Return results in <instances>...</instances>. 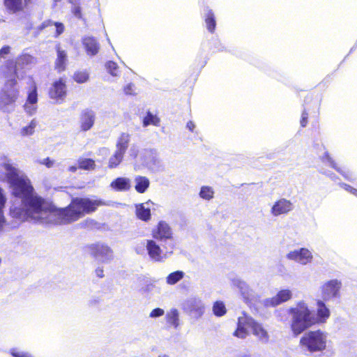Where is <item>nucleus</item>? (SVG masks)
Wrapping results in <instances>:
<instances>
[{"label":"nucleus","instance_id":"f257e3e1","mask_svg":"<svg viewBox=\"0 0 357 357\" xmlns=\"http://www.w3.org/2000/svg\"><path fill=\"white\" fill-rule=\"evenodd\" d=\"M7 181L13 197L10 209V215L20 222L31 219L43 225H61L74 222L96 210L99 206L106 205L101 200L76 197L66 208H57L49 205L34 191L30 180L10 164L3 165Z\"/></svg>","mask_w":357,"mask_h":357},{"label":"nucleus","instance_id":"f03ea898","mask_svg":"<svg viewBox=\"0 0 357 357\" xmlns=\"http://www.w3.org/2000/svg\"><path fill=\"white\" fill-rule=\"evenodd\" d=\"M288 314L291 317V330L294 337L301 335L317 322L314 313L303 301H298L294 306L291 307Z\"/></svg>","mask_w":357,"mask_h":357},{"label":"nucleus","instance_id":"7ed1b4c3","mask_svg":"<svg viewBox=\"0 0 357 357\" xmlns=\"http://www.w3.org/2000/svg\"><path fill=\"white\" fill-rule=\"evenodd\" d=\"M247 328L252 331V334L258 340L266 344L269 341V335L263 326L254 320L252 317H241L238 318V327L234 335L239 338H245L248 335Z\"/></svg>","mask_w":357,"mask_h":357},{"label":"nucleus","instance_id":"20e7f679","mask_svg":"<svg viewBox=\"0 0 357 357\" xmlns=\"http://www.w3.org/2000/svg\"><path fill=\"white\" fill-rule=\"evenodd\" d=\"M8 78L0 91V109L6 112H9L14 109L20 93L16 79L13 77Z\"/></svg>","mask_w":357,"mask_h":357},{"label":"nucleus","instance_id":"39448f33","mask_svg":"<svg viewBox=\"0 0 357 357\" xmlns=\"http://www.w3.org/2000/svg\"><path fill=\"white\" fill-rule=\"evenodd\" d=\"M327 335L320 330L308 331L300 339L299 345L304 351H322L326 347Z\"/></svg>","mask_w":357,"mask_h":357},{"label":"nucleus","instance_id":"423d86ee","mask_svg":"<svg viewBox=\"0 0 357 357\" xmlns=\"http://www.w3.org/2000/svg\"><path fill=\"white\" fill-rule=\"evenodd\" d=\"M36 63V59L29 54H24L18 57L14 63L13 61H8L2 67L3 76L5 77H19V71L21 70L30 69Z\"/></svg>","mask_w":357,"mask_h":357},{"label":"nucleus","instance_id":"0eeeda50","mask_svg":"<svg viewBox=\"0 0 357 357\" xmlns=\"http://www.w3.org/2000/svg\"><path fill=\"white\" fill-rule=\"evenodd\" d=\"M183 311L192 317L198 319L204 314L205 305L198 297H190L182 304Z\"/></svg>","mask_w":357,"mask_h":357},{"label":"nucleus","instance_id":"6e6552de","mask_svg":"<svg viewBox=\"0 0 357 357\" xmlns=\"http://www.w3.org/2000/svg\"><path fill=\"white\" fill-rule=\"evenodd\" d=\"M90 254L98 261L109 263L113 259V251L107 245L98 243L89 246Z\"/></svg>","mask_w":357,"mask_h":357},{"label":"nucleus","instance_id":"1a4fd4ad","mask_svg":"<svg viewBox=\"0 0 357 357\" xmlns=\"http://www.w3.org/2000/svg\"><path fill=\"white\" fill-rule=\"evenodd\" d=\"M342 282L337 279L328 280L321 286L322 298L324 301H333L341 296Z\"/></svg>","mask_w":357,"mask_h":357},{"label":"nucleus","instance_id":"9d476101","mask_svg":"<svg viewBox=\"0 0 357 357\" xmlns=\"http://www.w3.org/2000/svg\"><path fill=\"white\" fill-rule=\"evenodd\" d=\"M145 167L153 173H159L165 170V165L160 158L155 150H148L146 151L144 160Z\"/></svg>","mask_w":357,"mask_h":357},{"label":"nucleus","instance_id":"9b49d317","mask_svg":"<svg viewBox=\"0 0 357 357\" xmlns=\"http://www.w3.org/2000/svg\"><path fill=\"white\" fill-rule=\"evenodd\" d=\"M152 237L161 243L173 240V231L171 227L165 221L161 220L151 231Z\"/></svg>","mask_w":357,"mask_h":357},{"label":"nucleus","instance_id":"f8f14e48","mask_svg":"<svg viewBox=\"0 0 357 357\" xmlns=\"http://www.w3.org/2000/svg\"><path fill=\"white\" fill-rule=\"evenodd\" d=\"M232 285L236 287L246 303H250L257 299V294L250 286L239 278L231 279Z\"/></svg>","mask_w":357,"mask_h":357},{"label":"nucleus","instance_id":"ddd939ff","mask_svg":"<svg viewBox=\"0 0 357 357\" xmlns=\"http://www.w3.org/2000/svg\"><path fill=\"white\" fill-rule=\"evenodd\" d=\"M320 159L323 163L329 165L342 174L345 179L349 181H354L357 178L356 175L349 169L344 167H339L327 151H325L324 154L320 156Z\"/></svg>","mask_w":357,"mask_h":357},{"label":"nucleus","instance_id":"4468645a","mask_svg":"<svg viewBox=\"0 0 357 357\" xmlns=\"http://www.w3.org/2000/svg\"><path fill=\"white\" fill-rule=\"evenodd\" d=\"M286 257L289 260L294 261L303 266H305L312 261L313 255L309 249L301 248L289 252Z\"/></svg>","mask_w":357,"mask_h":357},{"label":"nucleus","instance_id":"2eb2a0df","mask_svg":"<svg viewBox=\"0 0 357 357\" xmlns=\"http://www.w3.org/2000/svg\"><path fill=\"white\" fill-rule=\"evenodd\" d=\"M66 85L62 79L55 81L49 91V96L51 99L56 101V103L61 104L66 96Z\"/></svg>","mask_w":357,"mask_h":357},{"label":"nucleus","instance_id":"dca6fc26","mask_svg":"<svg viewBox=\"0 0 357 357\" xmlns=\"http://www.w3.org/2000/svg\"><path fill=\"white\" fill-rule=\"evenodd\" d=\"M143 245L146 247L147 253L151 260L155 262L165 261L166 257L162 255V250L154 240H146Z\"/></svg>","mask_w":357,"mask_h":357},{"label":"nucleus","instance_id":"f3484780","mask_svg":"<svg viewBox=\"0 0 357 357\" xmlns=\"http://www.w3.org/2000/svg\"><path fill=\"white\" fill-rule=\"evenodd\" d=\"M294 208L293 203L287 199L281 198L276 201L271 207V213L278 217L281 215H285L291 211Z\"/></svg>","mask_w":357,"mask_h":357},{"label":"nucleus","instance_id":"a211bd4d","mask_svg":"<svg viewBox=\"0 0 357 357\" xmlns=\"http://www.w3.org/2000/svg\"><path fill=\"white\" fill-rule=\"evenodd\" d=\"M155 204L149 200L145 203L135 204V213L139 220L148 222L151 218V210L153 209Z\"/></svg>","mask_w":357,"mask_h":357},{"label":"nucleus","instance_id":"6ab92c4d","mask_svg":"<svg viewBox=\"0 0 357 357\" xmlns=\"http://www.w3.org/2000/svg\"><path fill=\"white\" fill-rule=\"evenodd\" d=\"M292 298V292L289 289H282L278 292V294L265 301V305L266 306L275 307L280 305L282 303L289 301Z\"/></svg>","mask_w":357,"mask_h":357},{"label":"nucleus","instance_id":"aec40b11","mask_svg":"<svg viewBox=\"0 0 357 357\" xmlns=\"http://www.w3.org/2000/svg\"><path fill=\"white\" fill-rule=\"evenodd\" d=\"M38 93L36 87L29 93L26 101L24 105V110L29 115H33L36 113L37 109Z\"/></svg>","mask_w":357,"mask_h":357},{"label":"nucleus","instance_id":"412c9836","mask_svg":"<svg viewBox=\"0 0 357 357\" xmlns=\"http://www.w3.org/2000/svg\"><path fill=\"white\" fill-rule=\"evenodd\" d=\"M95 113L91 109L84 110L80 116V126L83 131L90 130L94 124Z\"/></svg>","mask_w":357,"mask_h":357},{"label":"nucleus","instance_id":"4be33fe9","mask_svg":"<svg viewBox=\"0 0 357 357\" xmlns=\"http://www.w3.org/2000/svg\"><path fill=\"white\" fill-rule=\"evenodd\" d=\"M110 187L116 191H128L131 187L130 179L126 177H118L111 183Z\"/></svg>","mask_w":357,"mask_h":357},{"label":"nucleus","instance_id":"5701e85b","mask_svg":"<svg viewBox=\"0 0 357 357\" xmlns=\"http://www.w3.org/2000/svg\"><path fill=\"white\" fill-rule=\"evenodd\" d=\"M204 19L206 29L210 33H214L216 27V20L214 12L206 8L204 10Z\"/></svg>","mask_w":357,"mask_h":357},{"label":"nucleus","instance_id":"b1692460","mask_svg":"<svg viewBox=\"0 0 357 357\" xmlns=\"http://www.w3.org/2000/svg\"><path fill=\"white\" fill-rule=\"evenodd\" d=\"M135 190L140 194L144 193L150 186V180L144 176L137 175L134 178Z\"/></svg>","mask_w":357,"mask_h":357},{"label":"nucleus","instance_id":"393cba45","mask_svg":"<svg viewBox=\"0 0 357 357\" xmlns=\"http://www.w3.org/2000/svg\"><path fill=\"white\" fill-rule=\"evenodd\" d=\"M31 1V0H4L7 9L13 13L21 11Z\"/></svg>","mask_w":357,"mask_h":357},{"label":"nucleus","instance_id":"a878e982","mask_svg":"<svg viewBox=\"0 0 357 357\" xmlns=\"http://www.w3.org/2000/svg\"><path fill=\"white\" fill-rule=\"evenodd\" d=\"M167 324L174 328H177L179 326V312L176 308H172L165 314Z\"/></svg>","mask_w":357,"mask_h":357},{"label":"nucleus","instance_id":"bb28decb","mask_svg":"<svg viewBox=\"0 0 357 357\" xmlns=\"http://www.w3.org/2000/svg\"><path fill=\"white\" fill-rule=\"evenodd\" d=\"M130 141V135L127 132H122L117 139L116 149L125 153L128 148Z\"/></svg>","mask_w":357,"mask_h":357},{"label":"nucleus","instance_id":"cd10ccee","mask_svg":"<svg viewBox=\"0 0 357 357\" xmlns=\"http://www.w3.org/2000/svg\"><path fill=\"white\" fill-rule=\"evenodd\" d=\"M45 28H49V30L51 31H55V36H59L64 31V26L62 23L53 22L52 21L45 22L42 24L41 29Z\"/></svg>","mask_w":357,"mask_h":357},{"label":"nucleus","instance_id":"c85d7f7f","mask_svg":"<svg viewBox=\"0 0 357 357\" xmlns=\"http://www.w3.org/2000/svg\"><path fill=\"white\" fill-rule=\"evenodd\" d=\"M317 315L320 321H324L330 316V310L323 301H317Z\"/></svg>","mask_w":357,"mask_h":357},{"label":"nucleus","instance_id":"c756f323","mask_svg":"<svg viewBox=\"0 0 357 357\" xmlns=\"http://www.w3.org/2000/svg\"><path fill=\"white\" fill-rule=\"evenodd\" d=\"M66 54L59 48L57 50V59L55 63L56 68L59 72L63 71L66 68Z\"/></svg>","mask_w":357,"mask_h":357},{"label":"nucleus","instance_id":"7c9ffc66","mask_svg":"<svg viewBox=\"0 0 357 357\" xmlns=\"http://www.w3.org/2000/svg\"><path fill=\"white\" fill-rule=\"evenodd\" d=\"M124 154V153L116 149L114 153L109 160V167L111 169L116 167L122 162Z\"/></svg>","mask_w":357,"mask_h":357},{"label":"nucleus","instance_id":"2f4dec72","mask_svg":"<svg viewBox=\"0 0 357 357\" xmlns=\"http://www.w3.org/2000/svg\"><path fill=\"white\" fill-rule=\"evenodd\" d=\"M185 275L184 272L181 271H176L171 273L166 278V282L168 284L173 285L176 284L178 281L182 280Z\"/></svg>","mask_w":357,"mask_h":357},{"label":"nucleus","instance_id":"473e14b6","mask_svg":"<svg viewBox=\"0 0 357 357\" xmlns=\"http://www.w3.org/2000/svg\"><path fill=\"white\" fill-rule=\"evenodd\" d=\"M160 123V119L156 116L151 113L147 112L146 116L143 119V126L147 127L149 125L158 126Z\"/></svg>","mask_w":357,"mask_h":357},{"label":"nucleus","instance_id":"72a5a7b5","mask_svg":"<svg viewBox=\"0 0 357 357\" xmlns=\"http://www.w3.org/2000/svg\"><path fill=\"white\" fill-rule=\"evenodd\" d=\"M71 3V13L77 19H82V13L80 7V0H68Z\"/></svg>","mask_w":357,"mask_h":357},{"label":"nucleus","instance_id":"f704fd0d","mask_svg":"<svg viewBox=\"0 0 357 357\" xmlns=\"http://www.w3.org/2000/svg\"><path fill=\"white\" fill-rule=\"evenodd\" d=\"M213 312L216 317H222L227 312L225 305L222 301H215L213 305Z\"/></svg>","mask_w":357,"mask_h":357},{"label":"nucleus","instance_id":"c9c22d12","mask_svg":"<svg viewBox=\"0 0 357 357\" xmlns=\"http://www.w3.org/2000/svg\"><path fill=\"white\" fill-rule=\"evenodd\" d=\"M105 68L109 74L113 77H119L120 71L117 63L114 61H109L105 63Z\"/></svg>","mask_w":357,"mask_h":357},{"label":"nucleus","instance_id":"e433bc0d","mask_svg":"<svg viewBox=\"0 0 357 357\" xmlns=\"http://www.w3.org/2000/svg\"><path fill=\"white\" fill-rule=\"evenodd\" d=\"M79 167L80 169L90 170L95 168V162L90 158H80L78 160Z\"/></svg>","mask_w":357,"mask_h":357},{"label":"nucleus","instance_id":"4c0bfd02","mask_svg":"<svg viewBox=\"0 0 357 357\" xmlns=\"http://www.w3.org/2000/svg\"><path fill=\"white\" fill-rule=\"evenodd\" d=\"M214 191L211 187L202 186L199 192V196L201 198L210 200L213 197Z\"/></svg>","mask_w":357,"mask_h":357},{"label":"nucleus","instance_id":"58836bf2","mask_svg":"<svg viewBox=\"0 0 357 357\" xmlns=\"http://www.w3.org/2000/svg\"><path fill=\"white\" fill-rule=\"evenodd\" d=\"M36 125H37L36 121L35 119H33L28 126L22 128V130H21L22 135L29 136V135H32L34 132Z\"/></svg>","mask_w":357,"mask_h":357},{"label":"nucleus","instance_id":"ea45409f","mask_svg":"<svg viewBox=\"0 0 357 357\" xmlns=\"http://www.w3.org/2000/svg\"><path fill=\"white\" fill-rule=\"evenodd\" d=\"M73 78L76 82L82 84L88 81L89 76L86 71H78L74 74Z\"/></svg>","mask_w":357,"mask_h":357},{"label":"nucleus","instance_id":"a19ab883","mask_svg":"<svg viewBox=\"0 0 357 357\" xmlns=\"http://www.w3.org/2000/svg\"><path fill=\"white\" fill-rule=\"evenodd\" d=\"M6 203V197L3 193V190L0 188V230L2 229L5 222V219L3 214V208Z\"/></svg>","mask_w":357,"mask_h":357},{"label":"nucleus","instance_id":"79ce46f5","mask_svg":"<svg viewBox=\"0 0 357 357\" xmlns=\"http://www.w3.org/2000/svg\"><path fill=\"white\" fill-rule=\"evenodd\" d=\"M10 354L13 357H33L30 353L20 351L16 348L11 349Z\"/></svg>","mask_w":357,"mask_h":357},{"label":"nucleus","instance_id":"37998d69","mask_svg":"<svg viewBox=\"0 0 357 357\" xmlns=\"http://www.w3.org/2000/svg\"><path fill=\"white\" fill-rule=\"evenodd\" d=\"M85 52L89 56H94L98 52V46H83Z\"/></svg>","mask_w":357,"mask_h":357},{"label":"nucleus","instance_id":"c03bdc74","mask_svg":"<svg viewBox=\"0 0 357 357\" xmlns=\"http://www.w3.org/2000/svg\"><path fill=\"white\" fill-rule=\"evenodd\" d=\"M164 314H165L164 310H162V308H160V307H157V308L153 309L150 312L149 317L151 318H158V317H160L164 315Z\"/></svg>","mask_w":357,"mask_h":357},{"label":"nucleus","instance_id":"a18cd8bd","mask_svg":"<svg viewBox=\"0 0 357 357\" xmlns=\"http://www.w3.org/2000/svg\"><path fill=\"white\" fill-rule=\"evenodd\" d=\"M82 45H98V41L93 37H85L83 38Z\"/></svg>","mask_w":357,"mask_h":357},{"label":"nucleus","instance_id":"49530a36","mask_svg":"<svg viewBox=\"0 0 357 357\" xmlns=\"http://www.w3.org/2000/svg\"><path fill=\"white\" fill-rule=\"evenodd\" d=\"M135 85L130 83L124 87V92L127 95H133L135 93Z\"/></svg>","mask_w":357,"mask_h":357},{"label":"nucleus","instance_id":"de8ad7c7","mask_svg":"<svg viewBox=\"0 0 357 357\" xmlns=\"http://www.w3.org/2000/svg\"><path fill=\"white\" fill-rule=\"evenodd\" d=\"M10 53V47L9 46H3L0 50V60L1 59H5L6 56Z\"/></svg>","mask_w":357,"mask_h":357},{"label":"nucleus","instance_id":"09e8293b","mask_svg":"<svg viewBox=\"0 0 357 357\" xmlns=\"http://www.w3.org/2000/svg\"><path fill=\"white\" fill-rule=\"evenodd\" d=\"M307 118H308V114L303 111L302 113L301 120V126L302 127H305L307 123Z\"/></svg>","mask_w":357,"mask_h":357},{"label":"nucleus","instance_id":"8fccbe9b","mask_svg":"<svg viewBox=\"0 0 357 357\" xmlns=\"http://www.w3.org/2000/svg\"><path fill=\"white\" fill-rule=\"evenodd\" d=\"M40 163L45 165L47 167H51L53 165V161L49 158H46L40 161Z\"/></svg>","mask_w":357,"mask_h":357},{"label":"nucleus","instance_id":"3c124183","mask_svg":"<svg viewBox=\"0 0 357 357\" xmlns=\"http://www.w3.org/2000/svg\"><path fill=\"white\" fill-rule=\"evenodd\" d=\"M196 126L195 123L192 121H190L186 124V128L191 132H194Z\"/></svg>","mask_w":357,"mask_h":357},{"label":"nucleus","instance_id":"603ef678","mask_svg":"<svg viewBox=\"0 0 357 357\" xmlns=\"http://www.w3.org/2000/svg\"><path fill=\"white\" fill-rule=\"evenodd\" d=\"M320 172L324 174H326V176H329L331 179L333 180H335V175L333 174V173H331L330 172H324V170H320Z\"/></svg>","mask_w":357,"mask_h":357},{"label":"nucleus","instance_id":"864d4df0","mask_svg":"<svg viewBox=\"0 0 357 357\" xmlns=\"http://www.w3.org/2000/svg\"><path fill=\"white\" fill-rule=\"evenodd\" d=\"M103 272H104L103 269L102 268H100V267H98L96 270V274L99 278H102L104 276Z\"/></svg>","mask_w":357,"mask_h":357},{"label":"nucleus","instance_id":"5fc2aeb1","mask_svg":"<svg viewBox=\"0 0 357 357\" xmlns=\"http://www.w3.org/2000/svg\"><path fill=\"white\" fill-rule=\"evenodd\" d=\"M99 303V299L97 298H93L89 301V305L93 306Z\"/></svg>","mask_w":357,"mask_h":357},{"label":"nucleus","instance_id":"6e6d98bb","mask_svg":"<svg viewBox=\"0 0 357 357\" xmlns=\"http://www.w3.org/2000/svg\"><path fill=\"white\" fill-rule=\"evenodd\" d=\"M340 185L345 190H347V192H351V190L353 189V187H351V185H347L346 183H341Z\"/></svg>","mask_w":357,"mask_h":357},{"label":"nucleus","instance_id":"4d7b16f0","mask_svg":"<svg viewBox=\"0 0 357 357\" xmlns=\"http://www.w3.org/2000/svg\"><path fill=\"white\" fill-rule=\"evenodd\" d=\"M350 193L354 195V196L357 197V189L353 188V189L351 190Z\"/></svg>","mask_w":357,"mask_h":357},{"label":"nucleus","instance_id":"13d9d810","mask_svg":"<svg viewBox=\"0 0 357 357\" xmlns=\"http://www.w3.org/2000/svg\"><path fill=\"white\" fill-rule=\"evenodd\" d=\"M350 193L354 195V196L357 197V189L353 188V189L351 190Z\"/></svg>","mask_w":357,"mask_h":357},{"label":"nucleus","instance_id":"bf43d9fd","mask_svg":"<svg viewBox=\"0 0 357 357\" xmlns=\"http://www.w3.org/2000/svg\"><path fill=\"white\" fill-rule=\"evenodd\" d=\"M168 248H170L171 251L170 252H172V250L174 248V244L170 243L169 245H168V247H166V248L167 249Z\"/></svg>","mask_w":357,"mask_h":357},{"label":"nucleus","instance_id":"052dcab7","mask_svg":"<svg viewBox=\"0 0 357 357\" xmlns=\"http://www.w3.org/2000/svg\"><path fill=\"white\" fill-rule=\"evenodd\" d=\"M77 169V167L71 166L69 167V171H70L72 172H76Z\"/></svg>","mask_w":357,"mask_h":357},{"label":"nucleus","instance_id":"680f3d73","mask_svg":"<svg viewBox=\"0 0 357 357\" xmlns=\"http://www.w3.org/2000/svg\"><path fill=\"white\" fill-rule=\"evenodd\" d=\"M130 152H131V155H132L134 158H135L137 156V153L134 152L132 151V149H130Z\"/></svg>","mask_w":357,"mask_h":357},{"label":"nucleus","instance_id":"e2e57ef3","mask_svg":"<svg viewBox=\"0 0 357 357\" xmlns=\"http://www.w3.org/2000/svg\"><path fill=\"white\" fill-rule=\"evenodd\" d=\"M158 357H169V356L166 354H162V355L158 356Z\"/></svg>","mask_w":357,"mask_h":357},{"label":"nucleus","instance_id":"0e129e2a","mask_svg":"<svg viewBox=\"0 0 357 357\" xmlns=\"http://www.w3.org/2000/svg\"><path fill=\"white\" fill-rule=\"evenodd\" d=\"M61 1V0H54V1L55 3L59 2V1Z\"/></svg>","mask_w":357,"mask_h":357},{"label":"nucleus","instance_id":"69168bd1","mask_svg":"<svg viewBox=\"0 0 357 357\" xmlns=\"http://www.w3.org/2000/svg\"><path fill=\"white\" fill-rule=\"evenodd\" d=\"M243 357H250V356H244Z\"/></svg>","mask_w":357,"mask_h":357}]
</instances>
